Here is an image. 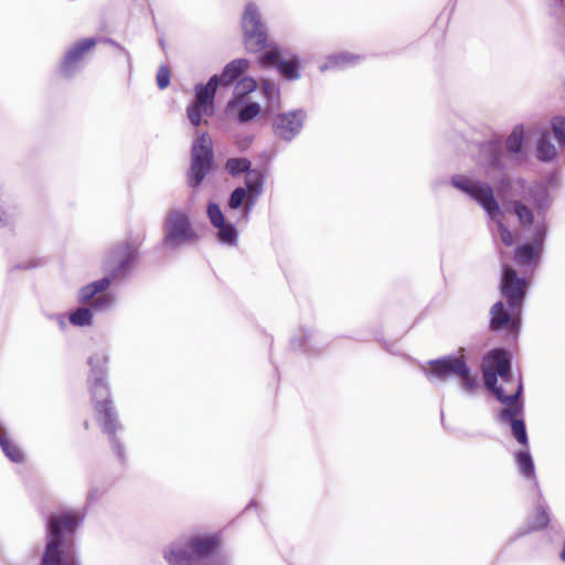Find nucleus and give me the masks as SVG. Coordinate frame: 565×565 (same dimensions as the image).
Wrapping results in <instances>:
<instances>
[{"instance_id":"obj_18","label":"nucleus","mask_w":565,"mask_h":565,"mask_svg":"<svg viewBox=\"0 0 565 565\" xmlns=\"http://www.w3.org/2000/svg\"><path fill=\"white\" fill-rule=\"evenodd\" d=\"M218 543V539L215 536L210 537H193L189 541L190 547L195 555L196 562L209 556L214 552Z\"/></svg>"},{"instance_id":"obj_27","label":"nucleus","mask_w":565,"mask_h":565,"mask_svg":"<svg viewBox=\"0 0 565 565\" xmlns=\"http://www.w3.org/2000/svg\"><path fill=\"white\" fill-rule=\"evenodd\" d=\"M188 118L190 122L198 127L202 122V117L204 115H212L213 114V107L205 106L203 104H200L198 102H193L186 109Z\"/></svg>"},{"instance_id":"obj_54","label":"nucleus","mask_w":565,"mask_h":565,"mask_svg":"<svg viewBox=\"0 0 565 565\" xmlns=\"http://www.w3.org/2000/svg\"><path fill=\"white\" fill-rule=\"evenodd\" d=\"M84 428H85V429H88V428H89V422H88V420H85V422H84Z\"/></svg>"},{"instance_id":"obj_35","label":"nucleus","mask_w":565,"mask_h":565,"mask_svg":"<svg viewBox=\"0 0 565 565\" xmlns=\"http://www.w3.org/2000/svg\"><path fill=\"white\" fill-rule=\"evenodd\" d=\"M511 428H512V434H513L514 438L518 440V443L527 449L529 448V438H527L524 420L523 419L513 420L511 423Z\"/></svg>"},{"instance_id":"obj_22","label":"nucleus","mask_w":565,"mask_h":565,"mask_svg":"<svg viewBox=\"0 0 565 565\" xmlns=\"http://www.w3.org/2000/svg\"><path fill=\"white\" fill-rule=\"evenodd\" d=\"M515 460L518 469L523 475V477L534 481L535 486L537 487L539 483L535 475V466L531 454L527 450L518 451L515 454Z\"/></svg>"},{"instance_id":"obj_29","label":"nucleus","mask_w":565,"mask_h":565,"mask_svg":"<svg viewBox=\"0 0 565 565\" xmlns=\"http://www.w3.org/2000/svg\"><path fill=\"white\" fill-rule=\"evenodd\" d=\"M250 161L246 158H231L225 163L226 171L232 175H238L243 172H249L250 170Z\"/></svg>"},{"instance_id":"obj_50","label":"nucleus","mask_w":565,"mask_h":565,"mask_svg":"<svg viewBox=\"0 0 565 565\" xmlns=\"http://www.w3.org/2000/svg\"><path fill=\"white\" fill-rule=\"evenodd\" d=\"M9 224L7 218V213L2 210H0V227L7 226Z\"/></svg>"},{"instance_id":"obj_13","label":"nucleus","mask_w":565,"mask_h":565,"mask_svg":"<svg viewBox=\"0 0 565 565\" xmlns=\"http://www.w3.org/2000/svg\"><path fill=\"white\" fill-rule=\"evenodd\" d=\"M483 379H484V385L486 387L492 392L497 399L501 403H511L515 398H519L523 391V385L521 380L519 379L518 387L514 394L507 395L504 393V390L501 386H498V374L492 372V369L486 367L483 369Z\"/></svg>"},{"instance_id":"obj_49","label":"nucleus","mask_w":565,"mask_h":565,"mask_svg":"<svg viewBox=\"0 0 565 565\" xmlns=\"http://www.w3.org/2000/svg\"><path fill=\"white\" fill-rule=\"evenodd\" d=\"M503 382H510L512 380L511 367H507L505 373L498 374Z\"/></svg>"},{"instance_id":"obj_41","label":"nucleus","mask_w":565,"mask_h":565,"mask_svg":"<svg viewBox=\"0 0 565 565\" xmlns=\"http://www.w3.org/2000/svg\"><path fill=\"white\" fill-rule=\"evenodd\" d=\"M247 196L246 190L244 188H236L230 196L228 206L233 210L238 209L244 199Z\"/></svg>"},{"instance_id":"obj_4","label":"nucleus","mask_w":565,"mask_h":565,"mask_svg":"<svg viewBox=\"0 0 565 565\" xmlns=\"http://www.w3.org/2000/svg\"><path fill=\"white\" fill-rule=\"evenodd\" d=\"M145 235H139L131 242L125 241L115 245L107 254L104 268L106 271L105 277L96 282H111L127 277L132 270L134 265L138 258V249L143 242Z\"/></svg>"},{"instance_id":"obj_26","label":"nucleus","mask_w":565,"mask_h":565,"mask_svg":"<svg viewBox=\"0 0 565 565\" xmlns=\"http://www.w3.org/2000/svg\"><path fill=\"white\" fill-rule=\"evenodd\" d=\"M262 189H263L262 178L257 173H254V175H252V173H248L247 178H246V189H245L246 193L248 192L246 209H249L254 204V201L260 195Z\"/></svg>"},{"instance_id":"obj_52","label":"nucleus","mask_w":565,"mask_h":565,"mask_svg":"<svg viewBox=\"0 0 565 565\" xmlns=\"http://www.w3.org/2000/svg\"><path fill=\"white\" fill-rule=\"evenodd\" d=\"M17 472L20 475L21 479L24 481V475L22 469H18Z\"/></svg>"},{"instance_id":"obj_15","label":"nucleus","mask_w":565,"mask_h":565,"mask_svg":"<svg viewBox=\"0 0 565 565\" xmlns=\"http://www.w3.org/2000/svg\"><path fill=\"white\" fill-rule=\"evenodd\" d=\"M164 558L170 565H195V555L190 547L189 542L183 546L172 544L168 551L164 552Z\"/></svg>"},{"instance_id":"obj_39","label":"nucleus","mask_w":565,"mask_h":565,"mask_svg":"<svg viewBox=\"0 0 565 565\" xmlns=\"http://www.w3.org/2000/svg\"><path fill=\"white\" fill-rule=\"evenodd\" d=\"M207 216L214 227L221 226L225 222L224 215H223L218 204H216V203H209Z\"/></svg>"},{"instance_id":"obj_25","label":"nucleus","mask_w":565,"mask_h":565,"mask_svg":"<svg viewBox=\"0 0 565 565\" xmlns=\"http://www.w3.org/2000/svg\"><path fill=\"white\" fill-rule=\"evenodd\" d=\"M257 87V83L252 77H243L235 86V98L231 99L227 103L226 108H233L237 102H239L241 98H243L245 95L254 92Z\"/></svg>"},{"instance_id":"obj_42","label":"nucleus","mask_w":565,"mask_h":565,"mask_svg":"<svg viewBox=\"0 0 565 565\" xmlns=\"http://www.w3.org/2000/svg\"><path fill=\"white\" fill-rule=\"evenodd\" d=\"M170 84V70L168 66L162 65L157 73V85L160 89H164Z\"/></svg>"},{"instance_id":"obj_21","label":"nucleus","mask_w":565,"mask_h":565,"mask_svg":"<svg viewBox=\"0 0 565 565\" xmlns=\"http://www.w3.org/2000/svg\"><path fill=\"white\" fill-rule=\"evenodd\" d=\"M481 154L484 157L489 167L503 169L502 149L498 141H488L481 145Z\"/></svg>"},{"instance_id":"obj_12","label":"nucleus","mask_w":565,"mask_h":565,"mask_svg":"<svg viewBox=\"0 0 565 565\" xmlns=\"http://www.w3.org/2000/svg\"><path fill=\"white\" fill-rule=\"evenodd\" d=\"M306 113L302 110H292L276 116L274 120L275 135L286 141L292 140L301 130Z\"/></svg>"},{"instance_id":"obj_28","label":"nucleus","mask_w":565,"mask_h":565,"mask_svg":"<svg viewBox=\"0 0 565 565\" xmlns=\"http://www.w3.org/2000/svg\"><path fill=\"white\" fill-rule=\"evenodd\" d=\"M557 154L555 146L547 139V134L543 135L537 142V159L541 161H552Z\"/></svg>"},{"instance_id":"obj_20","label":"nucleus","mask_w":565,"mask_h":565,"mask_svg":"<svg viewBox=\"0 0 565 565\" xmlns=\"http://www.w3.org/2000/svg\"><path fill=\"white\" fill-rule=\"evenodd\" d=\"M484 359L489 364L487 367L492 369V372L497 374L505 373L507 367H511L510 359L503 349H493L489 351Z\"/></svg>"},{"instance_id":"obj_47","label":"nucleus","mask_w":565,"mask_h":565,"mask_svg":"<svg viewBox=\"0 0 565 565\" xmlns=\"http://www.w3.org/2000/svg\"><path fill=\"white\" fill-rule=\"evenodd\" d=\"M11 441L12 440L9 439L6 429L3 428L2 424L0 423V447H1V450L7 448Z\"/></svg>"},{"instance_id":"obj_30","label":"nucleus","mask_w":565,"mask_h":565,"mask_svg":"<svg viewBox=\"0 0 565 565\" xmlns=\"http://www.w3.org/2000/svg\"><path fill=\"white\" fill-rule=\"evenodd\" d=\"M523 145V128L516 126L510 136L507 138L505 148L510 153H519L522 150Z\"/></svg>"},{"instance_id":"obj_37","label":"nucleus","mask_w":565,"mask_h":565,"mask_svg":"<svg viewBox=\"0 0 565 565\" xmlns=\"http://www.w3.org/2000/svg\"><path fill=\"white\" fill-rule=\"evenodd\" d=\"M260 111V106L257 103H250L243 107L238 113V121L244 124L254 119Z\"/></svg>"},{"instance_id":"obj_40","label":"nucleus","mask_w":565,"mask_h":565,"mask_svg":"<svg viewBox=\"0 0 565 565\" xmlns=\"http://www.w3.org/2000/svg\"><path fill=\"white\" fill-rule=\"evenodd\" d=\"M546 237V226L544 223H537L534 227V232L532 235L531 245L537 247L540 250L543 249V244Z\"/></svg>"},{"instance_id":"obj_8","label":"nucleus","mask_w":565,"mask_h":565,"mask_svg":"<svg viewBox=\"0 0 565 565\" xmlns=\"http://www.w3.org/2000/svg\"><path fill=\"white\" fill-rule=\"evenodd\" d=\"M199 239V235L193 230L189 216L181 211H172L169 213L166 223V234L162 244L171 249L182 245L194 243Z\"/></svg>"},{"instance_id":"obj_34","label":"nucleus","mask_w":565,"mask_h":565,"mask_svg":"<svg viewBox=\"0 0 565 565\" xmlns=\"http://www.w3.org/2000/svg\"><path fill=\"white\" fill-rule=\"evenodd\" d=\"M218 228L217 237L222 243L228 245H235L237 242V231L234 225L228 223H223L221 226H216Z\"/></svg>"},{"instance_id":"obj_36","label":"nucleus","mask_w":565,"mask_h":565,"mask_svg":"<svg viewBox=\"0 0 565 565\" xmlns=\"http://www.w3.org/2000/svg\"><path fill=\"white\" fill-rule=\"evenodd\" d=\"M4 456L14 463H23L25 461V455L23 450L13 441L9 446L2 449Z\"/></svg>"},{"instance_id":"obj_6","label":"nucleus","mask_w":565,"mask_h":565,"mask_svg":"<svg viewBox=\"0 0 565 565\" xmlns=\"http://www.w3.org/2000/svg\"><path fill=\"white\" fill-rule=\"evenodd\" d=\"M518 184L522 188V200H513L510 202V205L521 227L530 228L534 222V214L524 201L531 203L539 211L545 210L548 205V191L541 183L526 185V182L521 179L518 180Z\"/></svg>"},{"instance_id":"obj_16","label":"nucleus","mask_w":565,"mask_h":565,"mask_svg":"<svg viewBox=\"0 0 565 565\" xmlns=\"http://www.w3.org/2000/svg\"><path fill=\"white\" fill-rule=\"evenodd\" d=\"M501 294L507 299L508 306L512 312L515 315L520 311L522 301L525 296V289L527 285H500Z\"/></svg>"},{"instance_id":"obj_1","label":"nucleus","mask_w":565,"mask_h":565,"mask_svg":"<svg viewBox=\"0 0 565 565\" xmlns=\"http://www.w3.org/2000/svg\"><path fill=\"white\" fill-rule=\"evenodd\" d=\"M242 29L244 45L248 52L257 53L267 46L269 47L268 51L258 57V63L262 67L269 68L275 66L280 75L288 81H295L300 77V61L298 56L290 55L288 58H282L277 46L267 44L266 25L262 21L257 6L253 2L247 3L245 7L242 17Z\"/></svg>"},{"instance_id":"obj_9","label":"nucleus","mask_w":565,"mask_h":565,"mask_svg":"<svg viewBox=\"0 0 565 565\" xmlns=\"http://www.w3.org/2000/svg\"><path fill=\"white\" fill-rule=\"evenodd\" d=\"M451 184L477 201L487 211L490 217L495 218L502 215L499 203L494 199L493 190L489 184L473 182L465 175L452 177Z\"/></svg>"},{"instance_id":"obj_17","label":"nucleus","mask_w":565,"mask_h":565,"mask_svg":"<svg viewBox=\"0 0 565 565\" xmlns=\"http://www.w3.org/2000/svg\"><path fill=\"white\" fill-rule=\"evenodd\" d=\"M249 66V61L246 58H236L230 62L218 76V83L222 85H230L237 79Z\"/></svg>"},{"instance_id":"obj_31","label":"nucleus","mask_w":565,"mask_h":565,"mask_svg":"<svg viewBox=\"0 0 565 565\" xmlns=\"http://www.w3.org/2000/svg\"><path fill=\"white\" fill-rule=\"evenodd\" d=\"M550 523V508L546 503H540L536 508L534 520L531 524L532 530H543Z\"/></svg>"},{"instance_id":"obj_10","label":"nucleus","mask_w":565,"mask_h":565,"mask_svg":"<svg viewBox=\"0 0 565 565\" xmlns=\"http://www.w3.org/2000/svg\"><path fill=\"white\" fill-rule=\"evenodd\" d=\"M98 43L95 38H85L76 41L73 45H71L64 53V56L60 64L61 73L70 77L75 72H77L81 66L84 57L87 53H89Z\"/></svg>"},{"instance_id":"obj_45","label":"nucleus","mask_w":565,"mask_h":565,"mask_svg":"<svg viewBox=\"0 0 565 565\" xmlns=\"http://www.w3.org/2000/svg\"><path fill=\"white\" fill-rule=\"evenodd\" d=\"M501 282H526V280L524 278H519L514 269L505 268Z\"/></svg>"},{"instance_id":"obj_43","label":"nucleus","mask_w":565,"mask_h":565,"mask_svg":"<svg viewBox=\"0 0 565 565\" xmlns=\"http://www.w3.org/2000/svg\"><path fill=\"white\" fill-rule=\"evenodd\" d=\"M97 41H98V43H104V44L110 45V47H114L119 53L124 54L127 57V60H130V55H129L128 51L121 44L114 41L113 39L102 36V38L97 39Z\"/></svg>"},{"instance_id":"obj_2","label":"nucleus","mask_w":565,"mask_h":565,"mask_svg":"<svg viewBox=\"0 0 565 565\" xmlns=\"http://www.w3.org/2000/svg\"><path fill=\"white\" fill-rule=\"evenodd\" d=\"M84 515L68 510L46 520V548L41 565H78L74 536Z\"/></svg>"},{"instance_id":"obj_33","label":"nucleus","mask_w":565,"mask_h":565,"mask_svg":"<svg viewBox=\"0 0 565 565\" xmlns=\"http://www.w3.org/2000/svg\"><path fill=\"white\" fill-rule=\"evenodd\" d=\"M92 309L82 307L70 315V322L74 326L85 327L92 324Z\"/></svg>"},{"instance_id":"obj_46","label":"nucleus","mask_w":565,"mask_h":565,"mask_svg":"<svg viewBox=\"0 0 565 565\" xmlns=\"http://www.w3.org/2000/svg\"><path fill=\"white\" fill-rule=\"evenodd\" d=\"M499 234H500V237H501V241L503 242L504 245L507 246H511L513 244V236H512V233L511 231L505 227L501 222H499Z\"/></svg>"},{"instance_id":"obj_24","label":"nucleus","mask_w":565,"mask_h":565,"mask_svg":"<svg viewBox=\"0 0 565 565\" xmlns=\"http://www.w3.org/2000/svg\"><path fill=\"white\" fill-rule=\"evenodd\" d=\"M519 398H515L511 403H503L509 407L502 409L499 414V420L501 423H512L513 420H521L522 418H518V416H523L524 405L523 402Z\"/></svg>"},{"instance_id":"obj_3","label":"nucleus","mask_w":565,"mask_h":565,"mask_svg":"<svg viewBox=\"0 0 565 565\" xmlns=\"http://www.w3.org/2000/svg\"><path fill=\"white\" fill-rule=\"evenodd\" d=\"M107 363V358L104 354H95L88 360L90 365L89 390L94 403L95 412L100 416L99 423L105 434L109 436L113 449L120 460H124V446L116 437L117 430L120 425L117 419V414L110 398V393L107 384L105 383L104 366Z\"/></svg>"},{"instance_id":"obj_32","label":"nucleus","mask_w":565,"mask_h":565,"mask_svg":"<svg viewBox=\"0 0 565 565\" xmlns=\"http://www.w3.org/2000/svg\"><path fill=\"white\" fill-rule=\"evenodd\" d=\"M361 61L360 55L351 53H339L329 57V64L332 67H345L348 65H354Z\"/></svg>"},{"instance_id":"obj_53","label":"nucleus","mask_w":565,"mask_h":565,"mask_svg":"<svg viewBox=\"0 0 565 565\" xmlns=\"http://www.w3.org/2000/svg\"><path fill=\"white\" fill-rule=\"evenodd\" d=\"M561 558L565 562V545H564V548L561 553Z\"/></svg>"},{"instance_id":"obj_38","label":"nucleus","mask_w":565,"mask_h":565,"mask_svg":"<svg viewBox=\"0 0 565 565\" xmlns=\"http://www.w3.org/2000/svg\"><path fill=\"white\" fill-rule=\"evenodd\" d=\"M552 130L558 143L565 146V117H554L552 119Z\"/></svg>"},{"instance_id":"obj_14","label":"nucleus","mask_w":565,"mask_h":565,"mask_svg":"<svg viewBox=\"0 0 565 565\" xmlns=\"http://www.w3.org/2000/svg\"><path fill=\"white\" fill-rule=\"evenodd\" d=\"M512 312L508 313L504 310V305L502 301H497L491 308L490 329L492 331H499L510 327L511 330H516L518 322L512 319Z\"/></svg>"},{"instance_id":"obj_44","label":"nucleus","mask_w":565,"mask_h":565,"mask_svg":"<svg viewBox=\"0 0 565 565\" xmlns=\"http://www.w3.org/2000/svg\"><path fill=\"white\" fill-rule=\"evenodd\" d=\"M262 90L264 96L268 99L279 95V89L277 88V86L269 81H264L262 83Z\"/></svg>"},{"instance_id":"obj_7","label":"nucleus","mask_w":565,"mask_h":565,"mask_svg":"<svg viewBox=\"0 0 565 565\" xmlns=\"http://www.w3.org/2000/svg\"><path fill=\"white\" fill-rule=\"evenodd\" d=\"M213 160L212 139L206 132H202L195 138L191 149V163L186 172L189 186L199 188L202 184L212 170Z\"/></svg>"},{"instance_id":"obj_19","label":"nucleus","mask_w":565,"mask_h":565,"mask_svg":"<svg viewBox=\"0 0 565 565\" xmlns=\"http://www.w3.org/2000/svg\"><path fill=\"white\" fill-rule=\"evenodd\" d=\"M218 84L217 75L212 76L206 85L198 84L195 86V102L213 107L214 96Z\"/></svg>"},{"instance_id":"obj_5","label":"nucleus","mask_w":565,"mask_h":565,"mask_svg":"<svg viewBox=\"0 0 565 565\" xmlns=\"http://www.w3.org/2000/svg\"><path fill=\"white\" fill-rule=\"evenodd\" d=\"M429 369L425 370L428 380L447 381L457 376L461 381V387L467 393H472L478 387V381L470 373L466 359L456 355H447L429 361Z\"/></svg>"},{"instance_id":"obj_48","label":"nucleus","mask_w":565,"mask_h":565,"mask_svg":"<svg viewBox=\"0 0 565 565\" xmlns=\"http://www.w3.org/2000/svg\"><path fill=\"white\" fill-rule=\"evenodd\" d=\"M35 266V262L34 259H29L28 262L25 263H19L17 265H14V269H31ZM13 269V267L11 268Z\"/></svg>"},{"instance_id":"obj_51","label":"nucleus","mask_w":565,"mask_h":565,"mask_svg":"<svg viewBox=\"0 0 565 565\" xmlns=\"http://www.w3.org/2000/svg\"><path fill=\"white\" fill-rule=\"evenodd\" d=\"M500 184H501V186H502V188H508V186H510V179H509L507 175H504V177L501 179Z\"/></svg>"},{"instance_id":"obj_11","label":"nucleus","mask_w":565,"mask_h":565,"mask_svg":"<svg viewBox=\"0 0 565 565\" xmlns=\"http://www.w3.org/2000/svg\"><path fill=\"white\" fill-rule=\"evenodd\" d=\"M110 285H84L78 292V301H90V309L95 312L109 310L116 300V296L108 289Z\"/></svg>"},{"instance_id":"obj_23","label":"nucleus","mask_w":565,"mask_h":565,"mask_svg":"<svg viewBox=\"0 0 565 565\" xmlns=\"http://www.w3.org/2000/svg\"><path fill=\"white\" fill-rule=\"evenodd\" d=\"M542 250L531 244H523L515 249V260L520 265H534L539 262Z\"/></svg>"}]
</instances>
